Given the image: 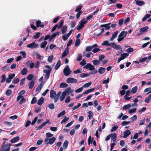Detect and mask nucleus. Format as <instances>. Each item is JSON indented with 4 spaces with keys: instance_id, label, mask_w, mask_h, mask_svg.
Here are the masks:
<instances>
[{
    "instance_id": "nucleus-60",
    "label": "nucleus",
    "mask_w": 151,
    "mask_h": 151,
    "mask_svg": "<svg viewBox=\"0 0 151 151\" xmlns=\"http://www.w3.org/2000/svg\"><path fill=\"white\" fill-rule=\"evenodd\" d=\"M45 135L47 138H48L52 137L53 136V134H51V133L49 132L46 133Z\"/></svg>"
},
{
    "instance_id": "nucleus-19",
    "label": "nucleus",
    "mask_w": 151,
    "mask_h": 151,
    "mask_svg": "<svg viewBox=\"0 0 151 151\" xmlns=\"http://www.w3.org/2000/svg\"><path fill=\"white\" fill-rule=\"evenodd\" d=\"M82 7V4L78 5L76 7V9L75 10V12H82L81 11Z\"/></svg>"
},
{
    "instance_id": "nucleus-59",
    "label": "nucleus",
    "mask_w": 151,
    "mask_h": 151,
    "mask_svg": "<svg viewBox=\"0 0 151 151\" xmlns=\"http://www.w3.org/2000/svg\"><path fill=\"white\" fill-rule=\"evenodd\" d=\"M124 23V19L122 18L119 20V26H121L122 25L123 23Z\"/></svg>"
},
{
    "instance_id": "nucleus-16",
    "label": "nucleus",
    "mask_w": 151,
    "mask_h": 151,
    "mask_svg": "<svg viewBox=\"0 0 151 151\" xmlns=\"http://www.w3.org/2000/svg\"><path fill=\"white\" fill-rule=\"evenodd\" d=\"M56 96V91L53 90H51L50 91V97L52 99H54Z\"/></svg>"
},
{
    "instance_id": "nucleus-38",
    "label": "nucleus",
    "mask_w": 151,
    "mask_h": 151,
    "mask_svg": "<svg viewBox=\"0 0 151 151\" xmlns=\"http://www.w3.org/2000/svg\"><path fill=\"white\" fill-rule=\"evenodd\" d=\"M67 28L68 27L66 26H63L62 27L61 29V31L62 34H64L65 33L66 30L67 29Z\"/></svg>"
},
{
    "instance_id": "nucleus-35",
    "label": "nucleus",
    "mask_w": 151,
    "mask_h": 151,
    "mask_svg": "<svg viewBox=\"0 0 151 151\" xmlns=\"http://www.w3.org/2000/svg\"><path fill=\"white\" fill-rule=\"evenodd\" d=\"M47 44V42L46 41H44L41 43L40 47L42 48H45L46 47V46Z\"/></svg>"
},
{
    "instance_id": "nucleus-47",
    "label": "nucleus",
    "mask_w": 151,
    "mask_h": 151,
    "mask_svg": "<svg viewBox=\"0 0 151 151\" xmlns=\"http://www.w3.org/2000/svg\"><path fill=\"white\" fill-rule=\"evenodd\" d=\"M72 91H71L70 88H68L65 89V91L63 92L65 93L66 95L68 93H70L72 92Z\"/></svg>"
},
{
    "instance_id": "nucleus-2",
    "label": "nucleus",
    "mask_w": 151,
    "mask_h": 151,
    "mask_svg": "<svg viewBox=\"0 0 151 151\" xmlns=\"http://www.w3.org/2000/svg\"><path fill=\"white\" fill-rule=\"evenodd\" d=\"M45 67L48 69V70L44 69L43 70V72L46 73L45 76V79L46 80H47L49 78L50 75L52 70V68H50L48 65H45Z\"/></svg>"
},
{
    "instance_id": "nucleus-52",
    "label": "nucleus",
    "mask_w": 151,
    "mask_h": 151,
    "mask_svg": "<svg viewBox=\"0 0 151 151\" xmlns=\"http://www.w3.org/2000/svg\"><path fill=\"white\" fill-rule=\"evenodd\" d=\"M6 75L4 74H3L2 75V80L1 81V83H2L3 82H4L6 81Z\"/></svg>"
},
{
    "instance_id": "nucleus-36",
    "label": "nucleus",
    "mask_w": 151,
    "mask_h": 151,
    "mask_svg": "<svg viewBox=\"0 0 151 151\" xmlns=\"http://www.w3.org/2000/svg\"><path fill=\"white\" fill-rule=\"evenodd\" d=\"M68 85L65 83H62L59 85L60 88H64L68 87Z\"/></svg>"
},
{
    "instance_id": "nucleus-62",
    "label": "nucleus",
    "mask_w": 151,
    "mask_h": 151,
    "mask_svg": "<svg viewBox=\"0 0 151 151\" xmlns=\"http://www.w3.org/2000/svg\"><path fill=\"white\" fill-rule=\"evenodd\" d=\"M26 102V99L24 98V97L22 98L21 100L19 102V104L21 105L23 103H25Z\"/></svg>"
},
{
    "instance_id": "nucleus-42",
    "label": "nucleus",
    "mask_w": 151,
    "mask_h": 151,
    "mask_svg": "<svg viewBox=\"0 0 151 151\" xmlns=\"http://www.w3.org/2000/svg\"><path fill=\"white\" fill-rule=\"evenodd\" d=\"M69 143V142L68 140H65L63 143V147L65 149L67 148L68 147Z\"/></svg>"
},
{
    "instance_id": "nucleus-51",
    "label": "nucleus",
    "mask_w": 151,
    "mask_h": 151,
    "mask_svg": "<svg viewBox=\"0 0 151 151\" xmlns=\"http://www.w3.org/2000/svg\"><path fill=\"white\" fill-rule=\"evenodd\" d=\"M80 39H77L75 42V46H78L80 44Z\"/></svg>"
},
{
    "instance_id": "nucleus-15",
    "label": "nucleus",
    "mask_w": 151,
    "mask_h": 151,
    "mask_svg": "<svg viewBox=\"0 0 151 151\" xmlns=\"http://www.w3.org/2000/svg\"><path fill=\"white\" fill-rule=\"evenodd\" d=\"M61 92L60 91H58L57 93L55 95V97L54 98V101L55 102H57L59 99V98L61 94Z\"/></svg>"
},
{
    "instance_id": "nucleus-64",
    "label": "nucleus",
    "mask_w": 151,
    "mask_h": 151,
    "mask_svg": "<svg viewBox=\"0 0 151 151\" xmlns=\"http://www.w3.org/2000/svg\"><path fill=\"white\" fill-rule=\"evenodd\" d=\"M83 87L80 88L75 91L76 93H80L83 90Z\"/></svg>"
},
{
    "instance_id": "nucleus-56",
    "label": "nucleus",
    "mask_w": 151,
    "mask_h": 151,
    "mask_svg": "<svg viewBox=\"0 0 151 151\" xmlns=\"http://www.w3.org/2000/svg\"><path fill=\"white\" fill-rule=\"evenodd\" d=\"M89 73H82L80 75V76L82 78H84L89 76Z\"/></svg>"
},
{
    "instance_id": "nucleus-55",
    "label": "nucleus",
    "mask_w": 151,
    "mask_h": 151,
    "mask_svg": "<svg viewBox=\"0 0 151 151\" xmlns=\"http://www.w3.org/2000/svg\"><path fill=\"white\" fill-rule=\"evenodd\" d=\"M147 57L139 59V62L140 63H143L147 59Z\"/></svg>"
},
{
    "instance_id": "nucleus-45",
    "label": "nucleus",
    "mask_w": 151,
    "mask_h": 151,
    "mask_svg": "<svg viewBox=\"0 0 151 151\" xmlns=\"http://www.w3.org/2000/svg\"><path fill=\"white\" fill-rule=\"evenodd\" d=\"M64 23V20L63 19H62L60 20V22L59 23V25L58 27V29H60L62 27V26L63 25V24Z\"/></svg>"
},
{
    "instance_id": "nucleus-33",
    "label": "nucleus",
    "mask_w": 151,
    "mask_h": 151,
    "mask_svg": "<svg viewBox=\"0 0 151 151\" xmlns=\"http://www.w3.org/2000/svg\"><path fill=\"white\" fill-rule=\"evenodd\" d=\"M61 65V62L60 60H58V62L55 65V70H57L58 69L59 67H60Z\"/></svg>"
},
{
    "instance_id": "nucleus-31",
    "label": "nucleus",
    "mask_w": 151,
    "mask_h": 151,
    "mask_svg": "<svg viewBox=\"0 0 151 151\" xmlns=\"http://www.w3.org/2000/svg\"><path fill=\"white\" fill-rule=\"evenodd\" d=\"M66 95L65 93L63 91L62 92V95L60 96V99L61 101H62L65 98Z\"/></svg>"
},
{
    "instance_id": "nucleus-58",
    "label": "nucleus",
    "mask_w": 151,
    "mask_h": 151,
    "mask_svg": "<svg viewBox=\"0 0 151 151\" xmlns=\"http://www.w3.org/2000/svg\"><path fill=\"white\" fill-rule=\"evenodd\" d=\"M108 1H109V2L108 4V5L115 4L117 1V0H108Z\"/></svg>"
},
{
    "instance_id": "nucleus-4",
    "label": "nucleus",
    "mask_w": 151,
    "mask_h": 151,
    "mask_svg": "<svg viewBox=\"0 0 151 151\" xmlns=\"http://www.w3.org/2000/svg\"><path fill=\"white\" fill-rule=\"evenodd\" d=\"M71 72L68 65H67L63 70V73L65 76H68L70 75Z\"/></svg>"
},
{
    "instance_id": "nucleus-8",
    "label": "nucleus",
    "mask_w": 151,
    "mask_h": 151,
    "mask_svg": "<svg viewBox=\"0 0 151 151\" xmlns=\"http://www.w3.org/2000/svg\"><path fill=\"white\" fill-rule=\"evenodd\" d=\"M84 68L86 69H88L90 70H92L95 69V67L94 66L91 65V64L90 63H87L86 65L84 67Z\"/></svg>"
},
{
    "instance_id": "nucleus-11",
    "label": "nucleus",
    "mask_w": 151,
    "mask_h": 151,
    "mask_svg": "<svg viewBox=\"0 0 151 151\" xmlns=\"http://www.w3.org/2000/svg\"><path fill=\"white\" fill-rule=\"evenodd\" d=\"M69 53V48L66 47L65 48L64 51L62 53L61 58H62L63 57L66 56L68 55Z\"/></svg>"
},
{
    "instance_id": "nucleus-17",
    "label": "nucleus",
    "mask_w": 151,
    "mask_h": 151,
    "mask_svg": "<svg viewBox=\"0 0 151 151\" xmlns=\"http://www.w3.org/2000/svg\"><path fill=\"white\" fill-rule=\"evenodd\" d=\"M19 136H16L15 137L12 138L10 141L11 143H14L16 142H17L19 140Z\"/></svg>"
},
{
    "instance_id": "nucleus-13",
    "label": "nucleus",
    "mask_w": 151,
    "mask_h": 151,
    "mask_svg": "<svg viewBox=\"0 0 151 151\" xmlns=\"http://www.w3.org/2000/svg\"><path fill=\"white\" fill-rule=\"evenodd\" d=\"M118 33V31H115L112 35L110 39V40L111 41L113 40L115 37H116Z\"/></svg>"
},
{
    "instance_id": "nucleus-48",
    "label": "nucleus",
    "mask_w": 151,
    "mask_h": 151,
    "mask_svg": "<svg viewBox=\"0 0 151 151\" xmlns=\"http://www.w3.org/2000/svg\"><path fill=\"white\" fill-rule=\"evenodd\" d=\"M92 49V46H89L86 47L85 50L86 52H90L91 51Z\"/></svg>"
},
{
    "instance_id": "nucleus-34",
    "label": "nucleus",
    "mask_w": 151,
    "mask_h": 151,
    "mask_svg": "<svg viewBox=\"0 0 151 151\" xmlns=\"http://www.w3.org/2000/svg\"><path fill=\"white\" fill-rule=\"evenodd\" d=\"M59 33L60 32L58 31L57 32L52 34L50 38V39H53L56 37L57 35H59Z\"/></svg>"
},
{
    "instance_id": "nucleus-63",
    "label": "nucleus",
    "mask_w": 151,
    "mask_h": 151,
    "mask_svg": "<svg viewBox=\"0 0 151 151\" xmlns=\"http://www.w3.org/2000/svg\"><path fill=\"white\" fill-rule=\"evenodd\" d=\"M130 20V18L129 17H127L126 19H125L124 21V24H127L128 22H129Z\"/></svg>"
},
{
    "instance_id": "nucleus-46",
    "label": "nucleus",
    "mask_w": 151,
    "mask_h": 151,
    "mask_svg": "<svg viewBox=\"0 0 151 151\" xmlns=\"http://www.w3.org/2000/svg\"><path fill=\"white\" fill-rule=\"evenodd\" d=\"M65 114V110H63L62 112L58 114L57 116L58 118L60 117V116L64 115Z\"/></svg>"
},
{
    "instance_id": "nucleus-57",
    "label": "nucleus",
    "mask_w": 151,
    "mask_h": 151,
    "mask_svg": "<svg viewBox=\"0 0 151 151\" xmlns=\"http://www.w3.org/2000/svg\"><path fill=\"white\" fill-rule=\"evenodd\" d=\"M118 127L117 126L115 125L114 126L112 127L111 129V132L115 131L118 128Z\"/></svg>"
},
{
    "instance_id": "nucleus-50",
    "label": "nucleus",
    "mask_w": 151,
    "mask_h": 151,
    "mask_svg": "<svg viewBox=\"0 0 151 151\" xmlns=\"http://www.w3.org/2000/svg\"><path fill=\"white\" fill-rule=\"evenodd\" d=\"M41 34V33L40 32H37L35 35L33 36V38L34 39H37L39 38Z\"/></svg>"
},
{
    "instance_id": "nucleus-1",
    "label": "nucleus",
    "mask_w": 151,
    "mask_h": 151,
    "mask_svg": "<svg viewBox=\"0 0 151 151\" xmlns=\"http://www.w3.org/2000/svg\"><path fill=\"white\" fill-rule=\"evenodd\" d=\"M101 45H106L107 46H109L117 50H122L121 46L118 44H115V42H111L110 44L109 42V41L107 40H105L103 41Z\"/></svg>"
},
{
    "instance_id": "nucleus-53",
    "label": "nucleus",
    "mask_w": 151,
    "mask_h": 151,
    "mask_svg": "<svg viewBox=\"0 0 151 151\" xmlns=\"http://www.w3.org/2000/svg\"><path fill=\"white\" fill-rule=\"evenodd\" d=\"M12 91L10 90H7L6 91L5 94L7 96L10 95L12 94Z\"/></svg>"
},
{
    "instance_id": "nucleus-37",
    "label": "nucleus",
    "mask_w": 151,
    "mask_h": 151,
    "mask_svg": "<svg viewBox=\"0 0 151 151\" xmlns=\"http://www.w3.org/2000/svg\"><path fill=\"white\" fill-rule=\"evenodd\" d=\"M93 65H98L100 63V61L99 60L95 59L92 61Z\"/></svg>"
},
{
    "instance_id": "nucleus-12",
    "label": "nucleus",
    "mask_w": 151,
    "mask_h": 151,
    "mask_svg": "<svg viewBox=\"0 0 151 151\" xmlns=\"http://www.w3.org/2000/svg\"><path fill=\"white\" fill-rule=\"evenodd\" d=\"M124 135L123 136V137L126 138L131 134V132L129 130H127L124 132Z\"/></svg>"
},
{
    "instance_id": "nucleus-54",
    "label": "nucleus",
    "mask_w": 151,
    "mask_h": 151,
    "mask_svg": "<svg viewBox=\"0 0 151 151\" xmlns=\"http://www.w3.org/2000/svg\"><path fill=\"white\" fill-rule=\"evenodd\" d=\"M136 111V108H134L132 109H129V113L131 114L132 113H135Z\"/></svg>"
},
{
    "instance_id": "nucleus-20",
    "label": "nucleus",
    "mask_w": 151,
    "mask_h": 151,
    "mask_svg": "<svg viewBox=\"0 0 151 151\" xmlns=\"http://www.w3.org/2000/svg\"><path fill=\"white\" fill-rule=\"evenodd\" d=\"M105 71V68L103 67H99V68L98 72L100 74H102L104 73Z\"/></svg>"
},
{
    "instance_id": "nucleus-3",
    "label": "nucleus",
    "mask_w": 151,
    "mask_h": 151,
    "mask_svg": "<svg viewBox=\"0 0 151 151\" xmlns=\"http://www.w3.org/2000/svg\"><path fill=\"white\" fill-rule=\"evenodd\" d=\"M5 142H4L0 149V151H9L10 149V144L7 143L5 145Z\"/></svg>"
},
{
    "instance_id": "nucleus-39",
    "label": "nucleus",
    "mask_w": 151,
    "mask_h": 151,
    "mask_svg": "<svg viewBox=\"0 0 151 151\" xmlns=\"http://www.w3.org/2000/svg\"><path fill=\"white\" fill-rule=\"evenodd\" d=\"M131 106L130 104H128L127 105H125L122 108L123 110H126L129 109Z\"/></svg>"
},
{
    "instance_id": "nucleus-25",
    "label": "nucleus",
    "mask_w": 151,
    "mask_h": 151,
    "mask_svg": "<svg viewBox=\"0 0 151 151\" xmlns=\"http://www.w3.org/2000/svg\"><path fill=\"white\" fill-rule=\"evenodd\" d=\"M44 84V83H43L42 82H41L39 85L38 86V87H37L35 91H36L37 92L41 90V89L42 88V86Z\"/></svg>"
},
{
    "instance_id": "nucleus-6",
    "label": "nucleus",
    "mask_w": 151,
    "mask_h": 151,
    "mask_svg": "<svg viewBox=\"0 0 151 151\" xmlns=\"http://www.w3.org/2000/svg\"><path fill=\"white\" fill-rule=\"evenodd\" d=\"M87 22V20H82L81 22L80 23L79 25L77 27V30H80L84 26V25Z\"/></svg>"
},
{
    "instance_id": "nucleus-5",
    "label": "nucleus",
    "mask_w": 151,
    "mask_h": 151,
    "mask_svg": "<svg viewBox=\"0 0 151 151\" xmlns=\"http://www.w3.org/2000/svg\"><path fill=\"white\" fill-rule=\"evenodd\" d=\"M39 45L36 44L35 42H33L32 43L27 45V47L31 49H33L38 48Z\"/></svg>"
},
{
    "instance_id": "nucleus-28",
    "label": "nucleus",
    "mask_w": 151,
    "mask_h": 151,
    "mask_svg": "<svg viewBox=\"0 0 151 151\" xmlns=\"http://www.w3.org/2000/svg\"><path fill=\"white\" fill-rule=\"evenodd\" d=\"M56 140V138L52 137L49 139L48 143L49 144L52 145Z\"/></svg>"
},
{
    "instance_id": "nucleus-22",
    "label": "nucleus",
    "mask_w": 151,
    "mask_h": 151,
    "mask_svg": "<svg viewBox=\"0 0 151 151\" xmlns=\"http://www.w3.org/2000/svg\"><path fill=\"white\" fill-rule=\"evenodd\" d=\"M117 137L116 134L115 133L111 134V140L113 142H115L116 141Z\"/></svg>"
},
{
    "instance_id": "nucleus-18",
    "label": "nucleus",
    "mask_w": 151,
    "mask_h": 151,
    "mask_svg": "<svg viewBox=\"0 0 151 151\" xmlns=\"http://www.w3.org/2000/svg\"><path fill=\"white\" fill-rule=\"evenodd\" d=\"M127 31H122L121 33L119 35V37H122L123 38L126 36L127 35Z\"/></svg>"
},
{
    "instance_id": "nucleus-49",
    "label": "nucleus",
    "mask_w": 151,
    "mask_h": 151,
    "mask_svg": "<svg viewBox=\"0 0 151 151\" xmlns=\"http://www.w3.org/2000/svg\"><path fill=\"white\" fill-rule=\"evenodd\" d=\"M94 139V138L93 137L92 139H91V136H90L88 137V145H90L92 143V141H93V139Z\"/></svg>"
},
{
    "instance_id": "nucleus-29",
    "label": "nucleus",
    "mask_w": 151,
    "mask_h": 151,
    "mask_svg": "<svg viewBox=\"0 0 151 151\" xmlns=\"http://www.w3.org/2000/svg\"><path fill=\"white\" fill-rule=\"evenodd\" d=\"M65 117L64 119L62 120L61 122V124H62L63 123L66 124L67 123V122L68 121L69 119V117H67L66 116H64Z\"/></svg>"
},
{
    "instance_id": "nucleus-26",
    "label": "nucleus",
    "mask_w": 151,
    "mask_h": 151,
    "mask_svg": "<svg viewBox=\"0 0 151 151\" xmlns=\"http://www.w3.org/2000/svg\"><path fill=\"white\" fill-rule=\"evenodd\" d=\"M28 71L27 68H23L21 71L22 75H26Z\"/></svg>"
},
{
    "instance_id": "nucleus-44",
    "label": "nucleus",
    "mask_w": 151,
    "mask_h": 151,
    "mask_svg": "<svg viewBox=\"0 0 151 151\" xmlns=\"http://www.w3.org/2000/svg\"><path fill=\"white\" fill-rule=\"evenodd\" d=\"M93 114L91 111H90L88 112V120H90L93 116Z\"/></svg>"
},
{
    "instance_id": "nucleus-21",
    "label": "nucleus",
    "mask_w": 151,
    "mask_h": 151,
    "mask_svg": "<svg viewBox=\"0 0 151 151\" xmlns=\"http://www.w3.org/2000/svg\"><path fill=\"white\" fill-rule=\"evenodd\" d=\"M135 1H136V4L139 6H141L145 4V2L142 1H140L138 0H135Z\"/></svg>"
},
{
    "instance_id": "nucleus-9",
    "label": "nucleus",
    "mask_w": 151,
    "mask_h": 151,
    "mask_svg": "<svg viewBox=\"0 0 151 151\" xmlns=\"http://www.w3.org/2000/svg\"><path fill=\"white\" fill-rule=\"evenodd\" d=\"M49 122V121L48 119H46V122H44L43 123L40 125L38 127H37L36 129V130H39V129H42V128L44 127V126H45L46 124L48 123Z\"/></svg>"
},
{
    "instance_id": "nucleus-30",
    "label": "nucleus",
    "mask_w": 151,
    "mask_h": 151,
    "mask_svg": "<svg viewBox=\"0 0 151 151\" xmlns=\"http://www.w3.org/2000/svg\"><path fill=\"white\" fill-rule=\"evenodd\" d=\"M35 85V82L33 81H31L28 84L29 89H32L33 88Z\"/></svg>"
},
{
    "instance_id": "nucleus-27",
    "label": "nucleus",
    "mask_w": 151,
    "mask_h": 151,
    "mask_svg": "<svg viewBox=\"0 0 151 151\" xmlns=\"http://www.w3.org/2000/svg\"><path fill=\"white\" fill-rule=\"evenodd\" d=\"M148 28L149 27L147 26L142 27V28L139 29V32H145L147 31Z\"/></svg>"
},
{
    "instance_id": "nucleus-23",
    "label": "nucleus",
    "mask_w": 151,
    "mask_h": 151,
    "mask_svg": "<svg viewBox=\"0 0 151 151\" xmlns=\"http://www.w3.org/2000/svg\"><path fill=\"white\" fill-rule=\"evenodd\" d=\"M95 88H93L91 89H88L87 91L83 92V95L88 94V93H89L92 92L93 91Z\"/></svg>"
},
{
    "instance_id": "nucleus-10",
    "label": "nucleus",
    "mask_w": 151,
    "mask_h": 151,
    "mask_svg": "<svg viewBox=\"0 0 151 151\" xmlns=\"http://www.w3.org/2000/svg\"><path fill=\"white\" fill-rule=\"evenodd\" d=\"M42 22H41V21L38 20L36 22V25L37 27H44L45 26L44 23L42 24Z\"/></svg>"
},
{
    "instance_id": "nucleus-24",
    "label": "nucleus",
    "mask_w": 151,
    "mask_h": 151,
    "mask_svg": "<svg viewBox=\"0 0 151 151\" xmlns=\"http://www.w3.org/2000/svg\"><path fill=\"white\" fill-rule=\"evenodd\" d=\"M44 99L42 97L39 99L38 100L37 104L41 106L42 105L44 102Z\"/></svg>"
},
{
    "instance_id": "nucleus-43",
    "label": "nucleus",
    "mask_w": 151,
    "mask_h": 151,
    "mask_svg": "<svg viewBox=\"0 0 151 151\" xmlns=\"http://www.w3.org/2000/svg\"><path fill=\"white\" fill-rule=\"evenodd\" d=\"M34 77V75L33 74H30L28 75L27 78V79L29 81L32 80Z\"/></svg>"
},
{
    "instance_id": "nucleus-41",
    "label": "nucleus",
    "mask_w": 151,
    "mask_h": 151,
    "mask_svg": "<svg viewBox=\"0 0 151 151\" xmlns=\"http://www.w3.org/2000/svg\"><path fill=\"white\" fill-rule=\"evenodd\" d=\"M151 15L149 14H147L145 15L144 17H143V18L142 19V22H144L146 20L147 18H149L150 16Z\"/></svg>"
},
{
    "instance_id": "nucleus-40",
    "label": "nucleus",
    "mask_w": 151,
    "mask_h": 151,
    "mask_svg": "<svg viewBox=\"0 0 151 151\" xmlns=\"http://www.w3.org/2000/svg\"><path fill=\"white\" fill-rule=\"evenodd\" d=\"M138 90V87L137 86H135L132 89L131 92L132 93H135Z\"/></svg>"
},
{
    "instance_id": "nucleus-61",
    "label": "nucleus",
    "mask_w": 151,
    "mask_h": 151,
    "mask_svg": "<svg viewBox=\"0 0 151 151\" xmlns=\"http://www.w3.org/2000/svg\"><path fill=\"white\" fill-rule=\"evenodd\" d=\"M37 102L36 98L35 96L33 97L31 101V104H33Z\"/></svg>"
},
{
    "instance_id": "nucleus-14",
    "label": "nucleus",
    "mask_w": 151,
    "mask_h": 151,
    "mask_svg": "<svg viewBox=\"0 0 151 151\" xmlns=\"http://www.w3.org/2000/svg\"><path fill=\"white\" fill-rule=\"evenodd\" d=\"M110 23L105 24H102L100 26V27H105V29L106 30H109L111 28V26L110 25Z\"/></svg>"
},
{
    "instance_id": "nucleus-32",
    "label": "nucleus",
    "mask_w": 151,
    "mask_h": 151,
    "mask_svg": "<svg viewBox=\"0 0 151 151\" xmlns=\"http://www.w3.org/2000/svg\"><path fill=\"white\" fill-rule=\"evenodd\" d=\"M129 55V54L127 53H124L122 54L121 55V57L122 60L125 59L126 57Z\"/></svg>"
},
{
    "instance_id": "nucleus-7",
    "label": "nucleus",
    "mask_w": 151,
    "mask_h": 151,
    "mask_svg": "<svg viewBox=\"0 0 151 151\" xmlns=\"http://www.w3.org/2000/svg\"><path fill=\"white\" fill-rule=\"evenodd\" d=\"M78 81L75 78L70 77L67 78L66 80V82L67 83H76Z\"/></svg>"
}]
</instances>
